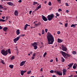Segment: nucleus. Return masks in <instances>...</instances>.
Masks as SVG:
<instances>
[{"label": "nucleus", "instance_id": "f257e3e1", "mask_svg": "<svg viewBox=\"0 0 77 77\" xmlns=\"http://www.w3.org/2000/svg\"><path fill=\"white\" fill-rule=\"evenodd\" d=\"M47 38L48 41V44H52L54 41L53 36L50 33H48Z\"/></svg>", "mask_w": 77, "mask_h": 77}, {"label": "nucleus", "instance_id": "f03ea898", "mask_svg": "<svg viewBox=\"0 0 77 77\" xmlns=\"http://www.w3.org/2000/svg\"><path fill=\"white\" fill-rule=\"evenodd\" d=\"M8 52L9 54H11V49H10L9 48L8 49H7L5 51V50H2L1 51V53H2V54L4 56H6V55H8Z\"/></svg>", "mask_w": 77, "mask_h": 77}, {"label": "nucleus", "instance_id": "7ed1b4c3", "mask_svg": "<svg viewBox=\"0 0 77 77\" xmlns=\"http://www.w3.org/2000/svg\"><path fill=\"white\" fill-rule=\"evenodd\" d=\"M61 54L65 59H67V57H69L71 56V55H70V54L65 53V52H63V51H61Z\"/></svg>", "mask_w": 77, "mask_h": 77}, {"label": "nucleus", "instance_id": "20e7f679", "mask_svg": "<svg viewBox=\"0 0 77 77\" xmlns=\"http://www.w3.org/2000/svg\"><path fill=\"white\" fill-rule=\"evenodd\" d=\"M54 17V15L53 14H51L50 15H48L47 17L48 18V21H51Z\"/></svg>", "mask_w": 77, "mask_h": 77}, {"label": "nucleus", "instance_id": "39448f33", "mask_svg": "<svg viewBox=\"0 0 77 77\" xmlns=\"http://www.w3.org/2000/svg\"><path fill=\"white\" fill-rule=\"evenodd\" d=\"M36 45H37V43L36 42H34L32 44V45L34 47L35 50H36L37 48H38V47H37V46Z\"/></svg>", "mask_w": 77, "mask_h": 77}, {"label": "nucleus", "instance_id": "423d86ee", "mask_svg": "<svg viewBox=\"0 0 77 77\" xmlns=\"http://www.w3.org/2000/svg\"><path fill=\"white\" fill-rule=\"evenodd\" d=\"M62 48L63 51H66L67 50V48L64 47L63 45H62Z\"/></svg>", "mask_w": 77, "mask_h": 77}, {"label": "nucleus", "instance_id": "0eeeda50", "mask_svg": "<svg viewBox=\"0 0 77 77\" xmlns=\"http://www.w3.org/2000/svg\"><path fill=\"white\" fill-rule=\"evenodd\" d=\"M42 19L44 21H48V19L45 17L43 15H42Z\"/></svg>", "mask_w": 77, "mask_h": 77}, {"label": "nucleus", "instance_id": "6e6552de", "mask_svg": "<svg viewBox=\"0 0 77 77\" xmlns=\"http://www.w3.org/2000/svg\"><path fill=\"white\" fill-rule=\"evenodd\" d=\"M19 38H20L19 37H17V38H14V41L15 43H16L17 42L16 41H18L19 40Z\"/></svg>", "mask_w": 77, "mask_h": 77}, {"label": "nucleus", "instance_id": "1a4fd4ad", "mask_svg": "<svg viewBox=\"0 0 77 77\" xmlns=\"http://www.w3.org/2000/svg\"><path fill=\"white\" fill-rule=\"evenodd\" d=\"M26 62V61H22L20 63V66H23L24 64H25V63Z\"/></svg>", "mask_w": 77, "mask_h": 77}, {"label": "nucleus", "instance_id": "9d476101", "mask_svg": "<svg viewBox=\"0 0 77 77\" xmlns=\"http://www.w3.org/2000/svg\"><path fill=\"white\" fill-rule=\"evenodd\" d=\"M66 70L65 69H63V75H66Z\"/></svg>", "mask_w": 77, "mask_h": 77}, {"label": "nucleus", "instance_id": "9b49d317", "mask_svg": "<svg viewBox=\"0 0 77 77\" xmlns=\"http://www.w3.org/2000/svg\"><path fill=\"white\" fill-rule=\"evenodd\" d=\"M14 15L18 16V11H17V10H15V11Z\"/></svg>", "mask_w": 77, "mask_h": 77}, {"label": "nucleus", "instance_id": "f8f14e48", "mask_svg": "<svg viewBox=\"0 0 77 77\" xmlns=\"http://www.w3.org/2000/svg\"><path fill=\"white\" fill-rule=\"evenodd\" d=\"M16 34L17 35H19L20 34V30L18 29L17 30L16 32Z\"/></svg>", "mask_w": 77, "mask_h": 77}, {"label": "nucleus", "instance_id": "ddd939ff", "mask_svg": "<svg viewBox=\"0 0 77 77\" xmlns=\"http://www.w3.org/2000/svg\"><path fill=\"white\" fill-rule=\"evenodd\" d=\"M77 64L76 63L74 64L73 66V68L74 69H76V67H77Z\"/></svg>", "mask_w": 77, "mask_h": 77}, {"label": "nucleus", "instance_id": "4468645a", "mask_svg": "<svg viewBox=\"0 0 77 77\" xmlns=\"http://www.w3.org/2000/svg\"><path fill=\"white\" fill-rule=\"evenodd\" d=\"M58 42L59 43H60V42H63V40H61L59 38H58Z\"/></svg>", "mask_w": 77, "mask_h": 77}, {"label": "nucleus", "instance_id": "2eb2a0df", "mask_svg": "<svg viewBox=\"0 0 77 77\" xmlns=\"http://www.w3.org/2000/svg\"><path fill=\"white\" fill-rule=\"evenodd\" d=\"M8 28L7 27H5L3 28V30L4 32H6L8 30Z\"/></svg>", "mask_w": 77, "mask_h": 77}, {"label": "nucleus", "instance_id": "dca6fc26", "mask_svg": "<svg viewBox=\"0 0 77 77\" xmlns=\"http://www.w3.org/2000/svg\"><path fill=\"white\" fill-rule=\"evenodd\" d=\"M7 4H8V5H10V6H12V5H13V3L11 2H7Z\"/></svg>", "mask_w": 77, "mask_h": 77}, {"label": "nucleus", "instance_id": "f3484780", "mask_svg": "<svg viewBox=\"0 0 77 77\" xmlns=\"http://www.w3.org/2000/svg\"><path fill=\"white\" fill-rule=\"evenodd\" d=\"M57 74L59 75H62V73L58 71H57Z\"/></svg>", "mask_w": 77, "mask_h": 77}, {"label": "nucleus", "instance_id": "a211bd4d", "mask_svg": "<svg viewBox=\"0 0 77 77\" xmlns=\"http://www.w3.org/2000/svg\"><path fill=\"white\" fill-rule=\"evenodd\" d=\"M41 8V5H40L39 6H38L37 8H36L35 11H38V10L39 9V8Z\"/></svg>", "mask_w": 77, "mask_h": 77}, {"label": "nucleus", "instance_id": "6ab92c4d", "mask_svg": "<svg viewBox=\"0 0 77 77\" xmlns=\"http://www.w3.org/2000/svg\"><path fill=\"white\" fill-rule=\"evenodd\" d=\"M73 65V63H70L67 66H69V67H70V68H71V66H72Z\"/></svg>", "mask_w": 77, "mask_h": 77}, {"label": "nucleus", "instance_id": "aec40b11", "mask_svg": "<svg viewBox=\"0 0 77 77\" xmlns=\"http://www.w3.org/2000/svg\"><path fill=\"white\" fill-rule=\"evenodd\" d=\"M0 62L2 64H3L4 65H5V62L3 60H2V59H1V61H0Z\"/></svg>", "mask_w": 77, "mask_h": 77}, {"label": "nucleus", "instance_id": "412c9836", "mask_svg": "<svg viewBox=\"0 0 77 77\" xmlns=\"http://www.w3.org/2000/svg\"><path fill=\"white\" fill-rule=\"evenodd\" d=\"M27 26H28V24H26L24 26V29L25 30H26V28L27 27Z\"/></svg>", "mask_w": 77, "mask_h": 77}, {"label": "nucleus", "instance_id": "4be33fe9", "mask_svg": "<svg viewBox=\"0 0 77 77\" xmlns=\"http://www.w3.org/2000/svg\"><path fill=\"white\" fill-rule=\"evenodd\" d=\"M24 71L21 70V71L20 74L22 75H24Z\"/></svg>", "mask_w": 77, "mask_h": 77}, {"label": "nucleus", "instance_id": "5701e85b", "mask_svg": "<svg viewBox=\"0 0 77 77\" xmlns=\"http://www.w3.org/2000/svg\"><path fill=\"white\" fill-rule=\"evenodd\" d=\"M77 24H72V25L70 26V27H74L75 28V26H77Z\"/></svg>", "mask_w": 77, "mask_h": 77}, {"label": "nucleus", "instance_id": "b1692460", "mask_svg": "<svg viewBox=\"0 0 77 77\" xmlns=\"http://www.w3.org/2000/svg\"><path fill=\"white\" fill-rule=\"evenodd\" d=\"M15 59V57L14 56H12L11 57L10 59L12 60H13V59Z\"/></svg>", "mask_w": 77, "mask_h": 77}, {"label": "nucleus", "instance_id": "393cba45", "mask_svg": "<svg viewBox=\"0 0 77 77\" xmlns=\"http://www.w3.org/2000/svg\"><path fill=\"white\" fill-rule=\"evenodd\" d=\"M61 61L62 62H65V59L63 57H61Z\"/></svg>", "mask_w": 77, "mask_h": 77}, {"label": "nucleus", "instance_id": "a878e982", "mask_svg": "<svg viewBox=\"0 0 77 77\" xmlns=\"http://www.w3.org/2000/svg\"><path fill=\"white\" fill-rule=\"evenodd\" d=\"M9 67L10 68L12 69V68L14 67V66L13 65H10L9 66Z\"/></svg>", "mask_w": 77, "mask_h": 77}, {"label": "nucleus", "instance_id": "bb28decb", "mask_svg": "<svg viewBox=\"0 0 77 77\" xmlns=\"http://www.w3.org/2000/svg\"><path fill=\"white\" fill-rule=\"evenodd\" d=\"M38 4V2H33V5L34 6H35V5H37V4Z\"/></svg>", "mask_w": 77, "mask_h": 77}, {"label": "nucleus", "instance_id": "cd10ccee", "mask_svg": "<svg viewBox=\"0 0 77 77\" xmlns=\"http://www.w3.org/2000/svg\"><path fill=\"white\" fill-rule=\"evenodd\" d=\"M1 21H2V22H5V20L4 19H0V22H1Z\"/></svg>", "mask_w": 77, "mask_h": 77}, {"label": "nucleus", "instance_id": "c85d7f7f", "mask_svg": "<svg viewBox=\"0 0 77 77\" xmlns=\"http://www.w3.org/2000/svg\"><path fill=\"white\" fill-rule=\"evenodd\" d=\"M72 54H73L75 55L77 54V53L75 51H73L72 52Z\"/></svg>", "mask_w": 77, "mask_h": 77}, {"label": "nucleus", "instance_id": "c756f323", "mask_svg": "<svg viewBox=\"0 0 77 77\" xmlns=\"http://www.w3.org/2000/svg\"><path fill=\"white\" fill-rule=\"evenodd\" d=\"M65 26L66 27H68V23H66L65 24Z\"/></svg>", "mask_w": 77, "mask_h": 77}, {"label": "nucleus", "instance_id": "7c9ffc66", "mask_svg": "<svg viewBox=\"0 0 77 77\" xmlns=\"http://www.w3.org/2000/svg\"><path fill=\"white\" fill-rule=\"evenodd\" d=\"M48 5L49 6H51V2H49L48 3Z\"/></svg>", "mask_w": 77, "mask_h": 77}, {"label": "nucleus", "instance_id": "2f4dec72", "mask_svg": "<svg viewBox=\"0 0 77 77\" xmlns=\"http://www.w3.org/2000/svg\"><path fill=\"white\" fill-rule=\"evenodd\" d=\"M50 72L52 73H54V71L53 70H51L50 71Z\"/></svg>", "mask_w": 77, "mask_h": 77}, {"label": "nucleus", "instance_id": "473e14b6", "mask_svg": "<svg viewBox=\"0 0 77 77\" xmlns=\"http://www.w3.org/2000/svg\"><path fill=\"white\" fill-rule=\"evenodd\" d=\"M30 72H31V71L30 70H29L27 72V74H30Z\"/></svg>", "mask_w": 77, "mask_h": 77}, {"label": "nucleus", "instance_id": "72a5a7b5", "mask_svg": "<svg viewBox=\"0 0 77 77\" xmlns=\"http://www.w3.org/2000/svg\"><path fill=\"white\" fill-rule=\"evenodd\" d=\"M58 2L59 3H61V0H57Z\"/></svg>", "mask_w": 77, "mask_h": 77}, {"label": "nucleus", "instance_id": "f704fd0d", "mask_svg": "<svg viewBox=\"0 0 77 77\" xmlns=\"http://www.w3.org/2000/svg\"><path fill=\"white\" fill-rule=\"evenodd\" d=\"M41 22H38V24H37L38 26H39V25H41Z\"/></svg>", "mask_w": 77, "mask_h": 77}, {"label": "nucleus", "instance_id": "c9c22d12", "mask_svg": "<svg viewBox=\"0 0 77 77\" xmlns=\"http://www.w3.org/2000/svg\"><path fill=\"white\" fill-rule=\"evenodd\" d=\"M0 8L1 9H3V7L2 6V5H0Z\"/></svg>", "mask_w": 77, "mask_h": 77}, {"label": "nucleus", "instance_id": "e433bc0d", "mask_svg": "<svg viewBox=\"0 0 77 77\" xmlns=\"http://www.w3.org/2000/svg\"><path fill=\"white\" fill-rule=\"evenodd\" d=\"M42 35H44V30H42Z\"/></svg>", "mask_w": 77, "mask_h": 77}, {"label": "nucleus", "instance_id": "4c0bfd02", "mask_svg": "<svg viewBox=\"0 0 77 77\" xmlns=\"http://www.w3.org/2000/svg\"><path fill=\"white\" fill-rule=\"evenodd\" d=\"M46 54H47V53L46 52H45L43 55V57H45V56H46Z\"/></svg>", "mask_w": 77, "mask_h": 77}, {"label": "nucleus", "instance_id": "58836bf2", "mask_svg": "<svg viewBox=\"0 0 77 77\" xmlns=\"http://www.w3.org/2000/svg\"><path fill=\"white\" fill-rule=\"evenodd\" d=\"M34 25H35V27H37V26H38V24L34 23Z\"/></svg>", "mask_w": 77, "mask_h": 77}, {"label": "nucleus", "instance_id": "ea45409f", "mask_svg": "<svg viewBox=\"0 0 77 77\" xmlns=\"http://www.w3.org/2000/svg\"><path fill=\"white\" fill-rule=\"evenodd\" d=\"M56 16L57 17L59 16V14L58 13H56Z\"/></svg>", "mask_w": 77, "mask_h": 77}, {"label": "nucleus", "instance_id": "a19ab883", "mask_svg": "<svg viewBox=\"0 0 77 77\" xmlns=\"http://www.w3.org/2000/svg\"><path fill=\"white\" fill-rule=\"evenodd\" d=\"M58 11L59 12H60V11H62V9H61L60 8L58 9Z\"/></svg>", "mask_w": 77, "mask_h": 77}, {"label": "nucleus", "instance_id": "79ce46f5", "mask_svg": "<svg viewBox=\"0 0 77 77\" xmlns=\"http://www.w3.org/2000/svg\"><path fill=\"white\" fill-rule=\"evenodd\" d=\"M48 31V29H45V32L46 33H47Z\"/></svg>", "mask_w": 77, "mask_h": 77}, {"label": "nucleus", "instance_id": "37998d69", "mask_svg": "<svg viewBox=\"0 0 77 77\" xmlns=\"http://www.w3.org/2000/svg\"><path fill=\"white\" fill-rule=\"evenodd\" d=\"M35 55H36V54L35 53H34L32 55V56H33L34 57H35Z\"/></svg>", "mask_w": 77, "mask_h": 77}, {"label": "nucleus", "instance_id": "c03bdc74", "mask_svg": "<svg viewBox=\"0 0 77 77\" xmlns=\"http://www.w3.org/2000/svg\"><path fill=\"white\" fill-rule=\"evenodd\" d=\"M34 59H35V57H33L32 56V60H33Z\"/></svg>", "mask_w": 77, "mask_h": 77}, {"label": "nucleus", "instance_id": "a18cd8bd", "mask_svg": "<svg viewBox=\"0 0 77 77\" xmlns=\"http://www.w3.org/2000/svg\"><path fill=\"white\" fill-rule=\"evenodd\" d=\"M66 5L67 6H69V5H68V3H66Z\"/></svg>", "mask_w": 77, "mask_h": 77}, {"label": "nucleus", "instance_id": "49530a36", "mask_svg": "<svg viewBox=\"0 0 77 77\" xmlns=\"http://www.w3.org/2000/svg\"><path fill=\"white\" fill-rule=\"evenodd\" d=\"M38 23L37 21H35V22H34L33 23L34 24H36V23Z\"/></svg>", "mask_w": 77, "mask_h": 77}, {"label": "nucleus", "instance_id": "de8ad7c7", "mask_svg": "<svg viewBox=\"0 0 77 77\" xmlns=\"http://www.w3.org/2000/svg\"><path fill=\"white\" fill-rule=\"evenodd\" d=\"M32 11H29V14H32Z\"/></svg>", "mask_w": 77, "mask_h": 77}, {"label": "nucleus", "instance_id": "09e8293b", "mask_svg": "<svg viewBox=\"0 0 77 77\" xmlns=\"http://www.w3.org/2000/svg\"><path fill=\"white\" fill-rule=\"evenodd\" d=\"M22 2V1H21V0H20L18 1L19 3H21Z\"/></svg>", "mask_w": 77, "mask_h": 77}, {"label": "nucleus", "instance_id": "8fccbe9b", "mask_svg": "<svg viewBox=\"0 0 77 77\" xmlns=\"http://www.w3.org/2000/svg\"><path fill=\"white\" fill-rule=\"evenodd\" d=\"M2 19H5V16L2 17Z\"/></svg>", "mask_w": 77, "mask_h": 77}, {"label": "nucleus", "instance_id": "3c124183", "mask_svg": "<svg viewBox=\"0 0 77 77\" xmlns=\"http://www.w3.org/2000/svg\"><path fill=\"white\" fill-rule=\"evenodd\" d=\"M3 29V27H2V26H0V30H1V29Z\"/></svg>", "mask_w": 77, "mask_h": 77}, {"label": "nucleus", "instance_id": "603ef678", "mask_svg": "<svg viewBox=\"0 0 77 77\" xmlns=\"http://www.w3.org/2000/svg\"><path fill=\"white\" fill-rule=\"evenodd\" d=\"M50 62H53V60H51L50 61Z\"/></svg>", "mask_w": 77, "mask_h": 77}, {"label": "nucleus", "instance_id": "864d4df0", "mask_svg": "<svg viewBox=\"0 0 77 77\" xmlns=\"http://www.w3.org/2000/svg\"><path fill=\"white\" fill-rule=\"evenodd\" d=\"M25 36V35L24 34L21 35V36Z\"/></svg>", "mask_w": 77, "mask_h": 77}, {"label": "nucleus", "instance_id": "5fc2aeb1", "mask_svg": "<svg viewBox=\"0 0 77 77\" xmlns=\"http://www.w3.org/2000/svg\"><path fill=\"white\" fill-rule=\"evenodd\" d=\"M57 33L58 35L60 34V31H58L57 32Z\"/></svg>", "mask_w": 77, "mask_h": 77}, {"label": "nucleus", "instance_id": "6e6d98bb", "mask_svg": "<svg viewBox=\"0 0 77 77\" xmlns=\"http://www.w3.org/2000/svg\"><path fill=\"white\" fill-rule=\"evenodd\" d=\"M66 12H67V13H68V12H69V11H68V10H67L66 11Z\"/></svg>", "mask_w": 77, "mask_h": 77}, {"label": "nucleus", "instance_id": "4d7b16f0", "mask_svg": "<svg viewBox=\"0 0 77 77\" xmlns=\"http://www.w3.org/2000/svg\"><path fill=\"white\" fill-rule=\"evenodd\" d=\"M3 1H8V0H1V2H3Z\"/></svg>", "mask_w": 77, "mask_h": 77}, {"label": "nucleus", "instance_id": "13d9d810", "mask_svg": "<svg viewBox=\"0 0 77 77\" xmlns=\"http://www.w3.org/2000/svg\"><path fill=\"white\" fill-rule=\"evenodd\" d=\"M57 71L55 70L54 71V73H57Z\"/></svg>", "mask_w": 77, "mask_h": 77}, {"label": "nucleus", "instance_id": "bf43d9fd", "mask_svg": "<svg viewBox=\"0 0 77 77\" xmlns=\"http://www.w3.org/2000/svg\"><path fill=\"white\" fill-rule=\"evenodd\" d=\"M56 62H58V60H57V57L56 58Z\"/></svg>", "mask_w": 77, "mask_h": 77}, {"label": "nucleus", "instance_id": "052dcab7", "mask_svg": "<svg viewBox=\"0 0 77 77\" xmlns=\"http://www.w3.org/2000/svg\"><path fill=\"white\" fill-rule=\"evenodd\" d=\"M29 53H30V54H32V53H33V52L32 51H30Z\"/></svg>", "mask_w": 77, "mask_h": 77}, {"label": "nucleus", "instance_id": "680f3d73", "mask_svg": "<svg viewBox=\"0 0 77 77\" xmlns=\"http://www.w3.org/2000/svg\"><path fill=\"white\" fill-rule=\"evenodd\" d=\"M6 20H8V17H6Z\"/></svg>", "mask_w": 77, "mask_h": 77}, {"label": "nucleus", "instance_id": "e2e57ef3", "mask_svg": "<svg viewBox=\"0 0 77 77\" xmlns=\"http://www.w3.org/2000/svg\"><path fill=\"white\" fill-rule=\"evenodd\" d=\"M70 68H71V67H68V68H67V69H70Z\"/></svg>", "mask_w": 77, "mask_h": 77}, {"label": "nucleus", "instance_id": "0e129e2a", "mask_svg": "<svg viewBox=\"0 0 77 77\" xmlns=\"http://www.w3.org/2000/svg\"><path fill=\"white\" fill-rule=\"evenodd\" d=\"M72 77V75H71L70 76H69L68 77Z\"/></svg>", "mask_w": 77, "mask_h": 77}, {"label": "nucleus", "instance_id": "69168bd1", "mask_svg": "<svg viewBox=\"0 0 77 77\" xmlns=\"http://www.w3.org/2000/svg\"><path fill=\"white\" fill-rule=\"evenodd\" d=\"M40 71H42V68L41 69Z\"/></svg>", "mask_w": 77, "mask_h": 77}, {"label": "nucleus", "instance_id": "338daca9", "mask_svg": "<svg viewBox=\"0 0 77 77\" xmlns=\"http://www.w3.org/2000/svg\"><path fill=\"white\" fill-rule=\"evenodd\" d=\"M74 77H77V75H74Z\"/></svg>", "mask_w": 77, "mask_h": 77}, {"label": "nucleus", "instance_id": "774afa93", "mask_svg": "<svg viewBox=\"0 0 77 77\" xmlns=\"http://www.w3.org/2000/svg\"><path fill=\"white\" fill-rule=\"evenodd\" d=\"M52 77H56V76L55 75H53Z\"/></svg>", "mask_w": 77, "mask_h": 77}]
</instances>
